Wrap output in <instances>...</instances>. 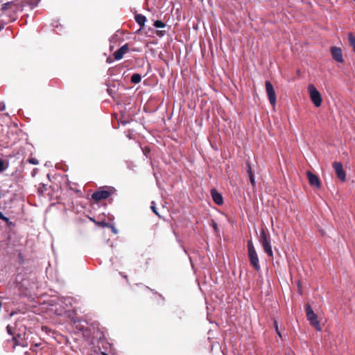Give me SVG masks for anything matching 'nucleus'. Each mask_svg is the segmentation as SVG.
Returning <instances> with one entry per match:
<instances>
[{
	"label": "nucleus",
	"mask_w": 355,
	"mask_h": 355,
	"mask_svg": "<svg viewBox=\"0 0 355 355\" xmlns=\"http://www.w3.org/2000/svg\"><path fill=\"white\" fill-rule=\"evenodd\" d=\"M3 162L0 159V172L3 171L4 170L3 167Z\"/></svg>",
	"instance_id": "cd10ccee"
},
{
	"label": "nucleus",
	"mask_w": 355,
	"mask_h": 355,
	"mask_svg": "<svg viewBox=\"0 0 355 355\" xmlns=\"http://www.w3.org/2000/svg\"><path fill=\"white\" fill-rule=\"evenodd\" d=\"M265 85H266V94H267L269 102L272 106H275L276 104L277 98H276V93L274 89V87H273L272 83L268 80H266L265 82Z\"/></svg>",
	"instance_id": "39448f33"
},
{
	"label": "nucleus",
	"mask_w": 355,
	"mask_h": 355,
	"mask_svg": "<svg viewBox=\"0 0 355 355\" xmlns=\"http://www.w3.org/2000/svg\"><path fill=\"white\" fill-rule=\"evenodd\" d=\"M137 287L141 288V290L144 292H147L150 290V288L148 286H146L142 284L137 285Z\"/></svg>",
	"instance_id": "5701e85b"
},
{
	"label": "nucleus",
	"mask_w": 355,
	"mask_h": 355,
	"mask_svg": "<svg viewBox=\"0 0 355 355\" xmlns=\"http://www.w3.org/2000/svg\"><path fill=\"white\" fill-rule=\"evenodd\" d=\"M12 4H13V2H12V1L8 2V3H6L3 4L1 10H2L3 11L6 10L8 8V6H9L10 5H12Z\"/></svg>",
	"instance_id": "4be33fe9"
},
{
	"label": "nucleus",
	"mask_w": 355,
	"mask_h": 355,
	"mask_svg": "<svg viewBox=\"0 0 355 355\" xmlns=\"http://www.w3.org/2000/svg\"><path fill=\"white\" fill-rule=\"evenodd\" d=\"M211 195L214 202L217 205H222L223 203V198L216 189H211Z\"/></svg>",
	"instance_id": "9b49d317"
},
{
	"label": "nucleus",
	"mask_w": 355,
	"mask_h": 355,
	"mask_svg": "<svg viewBox=\"0 0 355 355\" xmlns=\"http://www.w3.org/2000/svg\"><path fill=\"white\" fill-rule=\"evenodd\" d=\"M305 311L308 320L310 324L315 328L317 331H321V325L320 321L318 320V315L313 312L311 305L306 304L305 305Z\"/></svg>",
	"instance_id": "f03ea898"
},
{
	"label": "nucleus",
	"mask_w": 355,
	"mask_h": 355,
	"mask_svg": "<svg viewBox=\"0 0 355 355\" xmlns=\"http://www.w3.org/2000/svg\"><path fill=\"white\" fill-rule=\"evenodd\" d=\"M114 191V188L112 187H100L97 191L92 193V199L96 202H98L103 200H106L110 198Z\"/></svg>",
	"instance_id": "f257e3e1"
},
{
	"label": "nucleus",
	"mask_w": 355,
	"mask_h": 355,
	"mask_svg": "<svg viewBox=\"0 0 355 355\" xmlns=\"http://www.w3.org/2000/svg\"><path fill=\"white\" fill-rule=\"evenodd\" d=\"M211 225L215 231V232H218V225L217 223L214 221V220H211Z\"/></svg>",
	"instance_id": "b1692460"
},
{
	"label": "nucleus",
	"mask_w": 355,
	"mask_h": 355,
	"mask_svg": "<svg viewBox=\"0 0 355 355\" xmlns=\"http://www.w3.org/2000/svg\"><path fill=\"white\" fill-rule=\"evenodd\" d=\"M129 51V46L128 44L123 45L121 48L116 50L114 53V59L116 60H119L123 58L125 53H126Z\"/></svg>",
	"instance_id": "9d476101"
},
{
	"label": "nucleus",
	"mask_w": 355,
	"mask_h": 355,
	"mask_svg": "<svg viewBox=\"0 0 355 355\" xmlns=\"http://www.w3.org/2000/svg\"><path fill=\"white\" fill-rule=\"evenodd\" d=\"M12 340L14 343L13 348H15L16 346H21V347H27L28 346V343L25 339V334H15L12 336Z\"/></svg>",
	"instance_id": "0eeeda50"
},
{
	"label": "nucleus",
	"mask_w": 355,
	"mask_h": 355,
	"mask_svg": "<svg viewBox=\"0 0 355 355\" xmlns=\"http://www.w3.org/2000/svg\"><path fill=\"white\" fill-rule=\"evenodd\" d=\"M153 25L156 28H164L166 26V24L160 20L155 21Z\"/></svg>",
	"instance_id": "f3484780"
},
{
	"label": "nucleus",
	"mask_w": 355,
	"mask_h": 355,
	"mask_svg": "<svg viewBox=\"0 0 355 355\" xmlns=\"http://www.w3.org/2000/svg\"><path fill=\"white\" fill-rule=\"evenodd\" d=\"M124 277L126 279L127 281L128 280V277L126 275L124 276Z\"/></svg>",
	"instance_id": "72a5a7b5"
},
{
	"label": "nucleus",
	"mask_w": 355,
	"mask_h": 355,
	"mask_svg": "<svg viewBox=\"0 0 355 355\" xmlns=\"http://www.w3.org/2000/svg\"><path fill=\"white\" fill-rule=\"evenodd\" d=\"M245 164H246V171H247L248 174V175L252 174V168H251L250 162L246 161Z\"/></svg>",
	"instance_id": "a211bd4d"
},
{
	"label": "nucleus",
	"mask_w": 355,
	"mask_h": 355,
	"mask_svg": "<svg viewBox=\"0 0 355 355\" xmlns=\"http://www.w3.org/2000/svg\"><path fill=\"white\" fill-rule=\"evenodd\" d=\"M331 56L334 60L338 62H343L344 60L343 58V53L342 50L339 47L332 46L330 49Z\"/></svg>",
	"instance_id": "6e6552de"
},
{
	"label": "nucleus",
	"mask_w": 355,
	"mask_h": 355,
	"mask_svg": "<svg viewBox=\"0 0 355 355\" xmlns=\"http://www.w3.org/2000/svg\"><path fill=\"white\" fill-rule=\"evenodd\" d=\"M274 327H275V331L277 333V334L280 337L282 338V334H281V332L279 331V328H278V324H277V322L276 320H274Z\"/></svg>",
	"instance_id": "aec40b11"
},
{
	"label": "nucleus",
	"mask_w": 355,
	"mask_h": 355,
	"mask_svg": "<svg viewBox=\"0 0 355 355\" xmlns=\"http://www.w3.org/2000/svg\"><path fill=\"white\" fill-rule=\"evenodd\" d=\"M153 204H154V202H152V205H151V207H150V208H151L152 211H153V212H154L157 216H158L159 217H160V216H159V213H158V212H157V209H156L155 206Z\"/></svg>",
	"instance_id": "a878e982"
},
{
	"label": "nucleus",
	"mask_w": 355,
	"mask_h": 355,
	"mask_svg": "<svg viewBox=\"0 0 355 355\" xmlns=\"http://www.w3.org/2000/svg\"><path fill=\"white\" fill-rule=\"evenodd\" d=\"M307 178L311 186L315 187L319 189L321 186L319 178L312 172L308 171L306 172Z\"/></svg>",
	"instance_id": "1a4fd4ad"
},
{
	"label": "nucleus",
	"mask_w": 355,
	"mask_h": 355,
	"mask_svg": "<svg viewBox=\"0 0 355 355\" xmlns=\"http://www.w3.org/2000/svg\"><path fill=\"white\" fill-rule=\"evenodd\" d=\"M348 40L350 46L353 48V51L355 53V36L353 35V33H349L348 34Z\"/></svg>",
	"instance_id": "ddd939ff"
},
{
	"label": "nucleus",
	"mask_w": 355,
	"mask_h": 355,
	"mask_svg": "<svg viewBox=\"0 0 355 355\" xmlns=\"http://www.w3.org/2000/svg\"><path fill=\"white\" fill-rule=\"evenodd\" d=\"M6 330H7L8 334L12 336L15 334L14 329L10 325L7 326Z\"/></svg>",
	"instance_id": "6ab92c4d"
},
{
	"label": "nucleus",
	"mask_w": 355,
	"mask_h": 355,
	"mask_svg": "<svg viewBox=\"0 0 355 355\" xmlns=\"http://www.w3.org/2000/svg\"><path fill=\"white\" fill-rule=\"evenodd\" d=\"M332 166L335 171L337 178L342 182L346 180V172L343 169V166L341 162H334L332 164Z\"/></svg>",
	"instance_id": "423d86ee"
},
{
	"label": "nucleus",
	"mask_w": 355,
	"mask_h": 355,
	"mask_svg": "<svg viewBox=\"0 0 355 355\" xmlns=\"http://www.w3.org/2000/svg\"><path fill=\"white\" fill-rule=\"evenodd\" d=\"M248 246V257L251 266L257 271L260 270V265L257 252L254 250V245Z\"/></svg>",
	"instance_id": "20e7f679"
},
{
	"label": "nucleus",
	"mask_w": 355,
	"mask_h": 355,
	"mask_svg": "<svg viewBox=\"0 0 355 355\" xmlns=\"http://www.w3.org/2000/svg\"><path fill=\"white\" fill-rule=\"evenodd\" d=\"M157 35L159 37H162L164 35V31H157Z\"/></svg>",
	"instance_id": "c85d7f7f"
},
{
	"label": "nucleus",
	"mask_w": 355,
	"mask_h": 355,
	"mask_svg": "<svg viewBox=\"0 0 355 355\" xmlns=\"http://www.w3.org/2000/svg\"><path fill=\"white\" fill-rule=\"evenodd\" d=\"M248 245H250V244H252V242H251V241H248Z\"/></svg>",
	"instance_id": "473e14b6"
},
{
	"label": "nucleus",
	"mask_w": 355,
	"mask_h": 355,
	"mask_svg": "<svg viewBox=\"0 0 355 355\" xmlns=\"http://www.w3.org/2000/svg\"><path fill=\"white\" fill-rule=\"evenodd\" d=\"M135 19L136 22L140 26L141 28L144 26L145 22L146 21V17L144 15L141 14H136Z\"/></svg>",
	"instance_id": "f8f14e48"
},
{
	"label": "nucleus",
	"mask_w": 355,
	"mask_h": 355,
	"mask_svg": "<svg viewBox=\"0 0 355 355\" xmlns=\"http://www.w3.org/2000/svg\"><path fill=\"white\" fill-rule=\"evenodd\" d=\"M28 162L32 164L37 165L39 164V162L37 159L31 157L28 159Z\"/></svg>",
	"instance_id": "412c9836"
},
{
	"label": "nucleus",
	"mask_w": 355,
	"mask_h": 355,
	"mask_svg": "<svg viewBox=\"0 0 355 355\" xmlns=\"http://www.w3.org/2000/svg\"><path fill=\"white\" fill-rule=\"evenodd\" d=\"M101 354H102V355H108V354H107V353H106V352H101Z\"/></svg>",
	"instance_id": "2f4dec72"
},
{
	"label": "nucleus",
	"mask_w": 355,
	"mask_h": 355,
	"mask_svg": "<svg viewBox=\"0 0 355 355\" xmlns=\"http://www.w3.org/2000/svg\"><path fill=\"white\" fill-rule=\"evenodd\" d=\"M249 175L250 180V182H251L252 185L253 187H254L255 186V180H254V177L253 173L250 174V175Z\"/></svg>",
	"instance_id": "393cba45"
},
{
	"label": "nucleus",
	"mask_w": 355,
	"mask_h": 355,
	"mask_svg": "<svg viewBox=\"0 0 355 355\" xmlns=\"http://www.w3.org/2000/svg\"><path fill=\"white\" fill-rule=\"evenodd\" d=\"M141 80V76L139 73H133L131 76V82L135 84L140 83Z\"/></svg>",
	"instance_id": "4468645a"
},
{
	"label": "nucleus",
	"mask_w": 355,
	"mask_h": 355,
	"mask_svg": "<svg viewBox=\"0 0 355 355\" xmlns=\"http://www.w3.org/2000/svg\"><path fill=\"white\" fill-rule=\"evenodd\" d=\"M265 252L270 257H272V250L271 245H263Z\"/></svg>",
	"instance_id": "dca6fc26"
},
{
	"label": "nucleus",
	"mask_w": 355,
	"mask_h": 355,
	"mask_svg": "<svg viewBox=\"0 0 355 355\" xmlns=\"http://www.w3.org/2000/svg\"><path fill=\"white\" fill-rule=\"evenodd\" d=\"M260 243L261 244H269V241L267 239L266 234L263 230L261 232Z\"/></svg>",
	"instance_id": "2eb2a0df"
},
{
	"label": "nucleus",
	"mask_w": 355,
	"mask_h": 355,
	"mask_svg": "<svg viewBox=\"0 0 355 355\" xmlns=\"http://www.w3.org/2000/svg\"><path fill=\"white\" fill-rule=\"evenodd\" d=\"M5 27V24L2 21H0V31L3 30Z\"/></svg>",
	"instance_id": "c756f323"
},
{
	"label": "nucleus",
	"mask_w": 355,
	"mask_h": 355,
	"mask_svg": "<svg viewBox=\"0 0 355 355\" xmlns=\"http://www.w3.org/2000/svg\"><path fill=\"white\" fill-rule=\"evenodd\" d=\"M19 258L21 259V262L24 261L23 258L21 257V253L19 254Z\"/></svg>",
	"instance_id": "7c9ffc66"
},
{
	"label": "nucleus",
	"mask_w": 355,
	"mask_h": 355,
	"mask_svg": "<svg viewBox=\"0 0 355 355\" xmlns=\"http://www.w3.org/2000/svg\"><path fill=\"white\" fill-rule=\"evenodd\" d=\"M308 91L310 95V98L313 103L315 107H320L322 104V96L320 92L317 90L313 85H309L308 86Z\"/></svg>",
	"instance_id": "7ed1b4c3"
},
{
	"label": "nucleus",
	"mask_w": 355,
	"mask_h": 355,
	"mask_svg": "<svg viewBox=\"0 0 355 355\" xmlns=\"http://www.w3.org/2000/svg\"><path fill=\"white\" fill-rule=\"evenodd\" d=\"M0 218L6 222L8 221V218L7 217L4 216L3 214H2V212H1V211H0Z\"/></svg>",
	"instance_id": "bb28decb"
}]
</instances>
